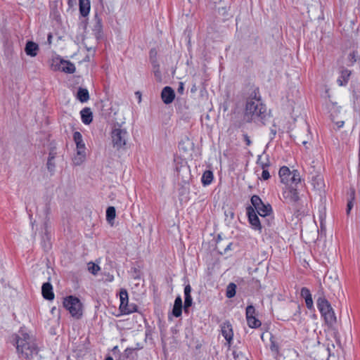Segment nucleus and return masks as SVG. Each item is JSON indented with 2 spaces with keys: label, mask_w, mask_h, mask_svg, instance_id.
I'll return each mask as SVG.
<instances>
[{
  "label": "nucleus",
  "mask_w": 360,
  "mask_h": 360,
  "mask_svg": "<svg viewBox=\"0 0 360 360\" xmlns=\"http://www.w3.org/2000/svg\"><path fill=\"white\" fill-rule=\"evenodd\" d=\"M245 113L247 115H250L251 119L255 122H260L262 124H265L269 114L266 112V107L262 103L256 100H247L245 104Z\"/></svg>",
  "instance_id": "nucleus-1"
},
{
  "label": "nucleus",
  "mask_w": 360,
  "mask_h": 360,
  "mask_svg": "<svg viewBox=\"0 0 360 360\" xmlns=\"http://www.w3.org/2000/svg\"><path fill=\"white\" fill-rule=\"evenodd\" d=\"M15 343L18 352L21 353L26 359L38 353L37 346L27 333H21V336H16Z\"/></svg>",
  "instance_id": "nucleus-2"
},
{
  "label": "nucleus",
  "mask_w": 360,
  "mask_h": 360,
  "mask_svg": "<svg viewBox=\"0 0 360 360\" xmlns=\"http://www.w3.org/2000/svg\"><path fill=\"white\" fill-rule=\"evenodd\" d=\"M316 307L326 325L332 326L336 323L337 317L334 309L323 294L317 298Z\"/></svg>",
  "instance_id": "nucleus-3"
},
{
  "label": "nucleus",
  "mask_w": 360,
  "mask_h": 360,
  "mask_svg": "<svg viewBox=\"0 0 360 360\" xmlns=\"http://www.w3.org/2000/svg\"><path fill=\"white\" fill-rule=\"evenodd\" d=\"M129 134L125 128L117 123L110 131V139L113 149L116 151H122L126 149Z\"/></svg>",
  "instance_id": "nucleus-4"
},
{
  "label": "nucleus",
  "mask_w": 360,
  "mask_h": 360,
  "mask_svg": "<svg viewBox=\"0 0 360 360\" xmlns=\"http://www.w3.org/2000/svg\"><path fill=\"white\" fill-rule=\"evenodd\" d=\"M120 307L119 310L122 315H129L134 312H137L139 307L135 303H129V295L125 288H121L120 290Z\"/></svg>",
  "instance_id": "nucleus-5"
},
{
  "label": "nucleus",
  "mask_w": 360,
  "mask_h": 360,
  "mask_svg": "<svg viewBox=\"0 0 360 360\" xmlns=\"http://www.w3.org/2000/svg\"><path fill=\"white\" fill-rule=\"evenodd\" d=\"M63 306L74 318L79 319L82 316V305L77 297L68 296L64 299Z\"/></svg>",
  "instance_id": "nucleus-6"
},
{
  "label": "nucleus",
  "mask_w": 360,
  "mask_h": 360,
  "mask_svg": "<svg viewBox=\"0 0 360 360\" xmlns=\"http://www.w3.org/2000/svg\"><path fill=\"white\" fill-rule=\"evenodd\" d=\"M258 215L255 208H252L250 205L246 207V216L251 229L261 232L262 226Z\"/></svg>",
  "instance_id": "nucleus-7"
},
{
  "label": "nucleus",
  "mask_w": 360,
  "mask_h": 360,
  "mask_svg": "<svg viewBox=\"0 0 360 360\" xmlns=\"http://www.w3.org/2000/svg\"><path fill=\"white\" fill-rule=\"evenodd\" d=\"M88 18H85L81 20L79 25L78 34L77 35V40L84 44L86 48L87 51L90 50V48L87 46L86 41L89 39V31L88 27Z\"/></svg>",
  "instance_id": "nucleus-8"
},
{
  "label": "nucleus",
  "mask_w": 360,
  "mask_h": 360,
  "mask_svg": "<svg viewBox=\"0 0 360 360\" xmlns=\"http://www.w3.org/2000/svg\"><path fill=\"white\" fill-rule=\"evenodd\" d=\"M283 197L289 203H296L300 200L299 192L296 186H285L283 191Z\"/></svg>",
  "instance_id": "nucleus-9"
},
{
  "label": "nucleus",
  "mask_w": 360,
  "mask_h": 360,
  "mask_svg": "<svg viewBox=\"0 0 360 360\" xmlns=\"http://www.w3.org/2000/svg\"><path fill=\"white\" fill-rule=\"evenodd\" d=\"M221 332L227 344L230 345L233 341V331L229 321H226L221 325Z\"/></svg>",
  "instance_id": "nucleus-10"
},
{
  "label": "nucleus",
  "mask_w": 360,
  "mask_h": 360,
  "mask_svg": "<svg viewBox=\"0 0 360 360\" xmlns=\"http://www.w3.org/2000/svg\"><path fill=\"white\" fill-rule=\"evenodd\" d=\"M175 96V91L171 86H166L162 89L161 99L165 104L169 105L172 103L174 101Z\"/></svg>",
  "instance_id": "nucleus-11"
},
{
  "label": "nucleus",
  "mask_w": 360,
  "mask_h": 360,
  "mask_svg": "<svg viewBox=\"0 0 360 360\" xmlns=\"http://www.w3.org/2000/svg\"><path fill=\"white\" fill-rule=\"evenodd\" d=\"M352 71L345 68H342L339 72V76L337 79V83L340 86H345L347 84Z\"/></svg>",
  "instance_id": "nucleus-12"
},
{
  "label": "nucleus",
  "mask_w": 360,
  "mask_h": 360,
  "mask_svg": "<svg viewBox=\"0 0 360 360\" xmlns=\"http://www.w3.org/2000/svg\"><path fill=\"white\" fill-rule=\"evenodd\" d=\"M182 299L180 295L176 297L174 305L172 309V315L176 318H179L182 314Z\"/></svg>",
  "instance_id": "nucleus-13"
},
{
  "label": "nucleus",
  "mask_w": 360,
  "mask_h": 360,
  "mask_svg": "<svg viewBox=\"0 0 360 360\" xmlns=\"http://www.w3.org/2000/svg\"><path fill=\"white\" fill-rule=\"evenodd\" d=\"M41 294L45 300H52L54 299L53 286L49 282L43 283L41 286Z\"/></svg>",
  "instance_id": "nucleus-14"
},
{
  "label": "nucleus",
  "mask_w": 360,
  "mask_h": 360,
  "mask_svg": "<svg viewBox=\"0 0 360 360\" xmlns=\"http://www.w3.org/2000/svg\"><path fill=\"white\" fill-rule=\"evenodd\" d=\"M58 70L65 73L72 74L75 72V65L68 60H61L58 67Z\"/></svg>",
  "instance_id": "nucleus-15"
},
{
  "label": "nucleus",
  "mask_w": 360,
  "mask_h": 360,
  "mask_svg": "<svg viewBox=\"0 0 360 360\" xmlns=\"http://www.w3.org/2000/svg\"><path fill=\"white\" fill-rule=\"evenodd\" d=\"M39 51V46L37 44L32 41H28L25 47V51L27 56L34 57L37 55Z\"/></svg>",
  "instance_id": "nucleus-16"
},
{
  "label": "nucleus",
  "mask_w": 360,
  "mask_h": 360,
  "mask_svg": "<svg viewBox=\"0 0 360 360\" xmlns=\"http://www.w3.org/2000/svg\"><path fill=\"white\" fill-rule=\"evenodd\" d=\"M300 183H301L300 173L297 169H293L288 183H285V186H290L292 185L297 187Z\"/></svg>",
  "instance_id": "nucleus-17"
},
{
  "label": "nucleus",
  "mask_w": 360,
  "mask_h": 360,
  "mask_svg": "<svg viewBox=\"0 0 360 360\" xmlns=\"http://www.w3.org/2000/svg\"><path fill=\"white\" fill-rule=\"evenodd\" d=\"M79 10L82 18L87 17L90 12V0H79Z\"/></svg>",
  "instance_id": "nucleus-18"
},
{
  "label": "nucleus",
  "mask_w": 360,
  "mask_h": 360,
  "mask_svg": "<svg viewBox=\"0 0 360 360\" xmlns=\"http://www.w3.org/2000/svg\"><path fill=\"white\" fill-rule=\"evenodd\" d=\"M256 212L259 216L265 217L271 215L273 210L271 205L269 203L262 202V204L259 207L258 210H256Z\"/></svg>",
  "instance_id": "nucleus-19"
},
{
  "label": "nucleus",
  "mask_w": 360,
  "mask_h": 360,
  "mask_svg": "<svg viewBox=\"0 0 360 360\" xmlns=\"http://www.w3.org/2000/svg\"><path fill=\"white\" fill-rule=\"evenodd\" d=\"M95 19L96 20V22L94 25L93 31L96 36L97 40H99L103 38V25L101 22V20L98 19L97 13H95Z\"/></svg>",
  "instance_id": "nucleus-20"
},
{
  "label": "nucleus",
  "mask_w": 360,
  "mask_h": 360,
  "mask_svg": "<svg viewBox=\"0 0 360 360\" xmlns=\"http://www.w3.org/2000/svg\"><path fill=\"white\" fill-rule=\"evenodd\" d=\"M292 173V170L291 171L287 166L281 167L278 172L281 183L283 184L288 183V179Z\"/></svg>",
  "instance_id": "nucleus-21"
},
{
  "label": "nucleus",
  "mask_w": 360,
  "mask_h": 360,
  "mask_svg": "<svg viewBox=\"0 0 360 360\" xmlns=\"http://www.w3.org/2000/svg\"><path fill=\"white\" fill-rule=\"evenodd\" d=\"M150 63L152 65L154 77H155L156 81L158 82H161L162 80V75L160 72L159 62L158 61V60H155L153 58V60L150 61Z\"/></svg>",
  "instance_id": "nucleus-22"
},
{
  "label": "nucleus",
  "mask_w": 360,
  "mask_h": 360,
  "mask_svg": "<svg viewBox=\"0 0 360 360\" xmlns=\"http://www.w3.org/2000/svg\"><path fill=\"white\" fill-rule=\"evenodd\" d=\"M116 217V210L114 206H108L105 210V219L107 222L113 226Z\"/></svg>",
  "instance_id": "nucleus-23"
},
{
  "label": "nucleus",
  "mask_w": 360,
  "mask_h": 360,
  "mask_svg": "<svg viewBox=\"0 0 360 360\" xmlns=\"http://www.w3.org/2000/svg\"><path fill=\"white\" fill-rule=\"evenodd\" d=\"M73 139L76 144L77 150H86L85 143L83 141L82 136L80 132L75 131L73 134Z\"/></svg>",
  "instance_id": "nucleus-24"
},
{
  "label": "nucleus",
  "mask_w": 360,
  "mask_h": 360,
  "mask_svg": "<svg viewBox=\"0 0 360 360\" xmlns=\"http://www.w3.org/2000/svg\"><path fill=\"white\" fill-rule=\"evenodd\" d=\"M213 179H214V174H213L212 171L206 170L202 174V176L201 177V182L204 186H209L212 182Z\"/></svg>",
  "instance_id": "nucleus-25"
},
{
  "label": "nucleus",
  "mask_w": 360,
  "mask_h": 360,
  "mask_svg": "<svg viewBox=\"0 0 360 360\" xmlns=\"http://www.w3.org/2000/svg\"><path fill=\"white\" fill-rule=\"evenodd\" d=\"M56 153L53 150H51L49 154L46 167H47L48 170L51 173L54 172V171H55L56 165H55L53 160L56 158Z\"/></svg>",
  "instance_id": "nucleus-26"
},
{
  "label": "nucleus",
  "mask_w": 360,
  "mask_h": 360,
  "mask_svg": "<svg viewBox=\"0 0 360 360\" xmlns=\"http://www.w3.org/2000/svg\"><path fill=\"white\" fill-rule=\"evenodd\" d=\"M77 98L82 103L86 102L89 98V94L86 89L79 87L77 94Z\"/></svg>",
  "instance_id": "nucleus-27"
},
{
  "label": "nucleus",
  "mask_w": 360,
  "mask_h": 360,
  "mask_svg": "<svg viewBox=\"0 0 360 360\" xmlns=\"http://www.w3.org/2000/svg\"><path fill=\"white\" fill-rule=\"evenodd\" d=\"M86 159V150H77L73 158V163L75 165H80Z\"/></svg>",
  "instance_id": "nucleus-28"
},
{
  "label": "nucleus",
  "mask_w": 360,
  "mask_h": 360,
  "mask_svg": "<svg viewBox=\"0 0 360 360\" xmlns=\"http://www.w3.org/2000/svg\"><path fill=\"white\" fill-rule=\"evenodd\" d=\"M44 229H45V236L42 237V247L43 248L47 251L51 248V242H50V236L48 234V229H47V223H44Z\"/></svg>",
  "instance_id": "nucleus-29"
},
{
  "label": "nucleus",
  "mask_w": 360,
  "mask_h": 360,
  "mask_svg": "<svg viewBox=\"0 0 360 360\" xmlns=\"http://www.w3.org/2000/svg\"><path fill=\"white\" fill-rule=\"evenodd\" d=\"M311 184L315 188L320 190L324 186L323 176L321 175H316L312 176Z\"/></svg>",
  "instance_id": "nucleus-30"
},
{
  "label": "nucleus",
  "mask_w": 360,
  "mask_h": 360,
  "mask_svg": "<svg viewBox=\"0 0 360 360\" xmlns=\"http://www.w3.org/2000/svg\"><path fill=\"white\" fill-rule=\"evenodd\" d=\"M237 285L234 283H230L226 287V296L227 298H233L236 294Z\"/></svg>",
  "instance_id": "nucleus-31"
},
{
  "label": "nucleus",
  "mask_w": 360,
  "mask_h": 360,
  "mask_svg": "<svg viewBox=\"0 0 360 360\" xmlns=\"http://www.w3.org/2000/svg\"><path fill=\"white\" fill-rule=\"evenodd\" d=\"M354 200H355V191L354 189H352L350 191L349 198V199L347 200V203L346 213L347 215H349L350 214V212L354 207Z\"/></svg>",
  "instance_id": "nucleus-32"
},
{
  "label": "nucleus",
  "mask_w": 360,
  "mask_h": 360,
  "mask_svg": "<svg viewBox=\"0 0 360 360\" xmlns=\"http://www.w3.org/2000/svg\"><path fill=\"white\" fill-rule=\"evenodd\" d=\"M247 324L250 328L257 329L262 326L261 321L256 316L246 319Z\"/></svg>",
  "instance_id": "nucleus-33"
},
{
  "label": "nucleus",
  "mask_w": 360,
  "mask_h": 360,
  "mask_svg": "<svg viewBox=\"0 0 360 360\" xmlns=\"http://www.w3.org/2000/svg\"><path fill=\"white\" fill-rule=\"evenodd\" d=\"M82 122L85 124H90V108H84L80 112Z\"/></svg>",
  "instance_id": "nucleus-34"
},
{
  "label": "nucleus",
  "mask_w": 360,
  "mask_h": 360,
  "mask_svg": "<svg viewBox=\"0 0 360 360\" xmlns=\"http://www.w3.org/2000/svg\"><path fill=\"white\" fill-rule=\"evenodd\" d=\"M250 202L252 207V208H255V210H258L259 207L264 202L261 198L258 195H252L250 198Z\"/></svg>",
  "instance_id": "nucleus-35"
},
{
  "label": "nucleus",
  "mask_w": 360,
  "mask_h": 360,
  "mask_svg": "<svg viewBox=\"0 0 360 360\" xmlns=\"http://www.w3.org/2000/svg\"><path fill=\"white\" fill-rule=\"evenodd\" d=\"M190 193V188H189V184L186 182H185L184 185H183L179 189V195L181 198H187L188 195Z\"/></svg>",
  "instance_id": "nucleus-36"
},
{
  "label": "nucleus",
  "mask_w": 360,
  "mask_h": 360,
  "mask_svg": "<svg viewBox=\"0 0 360 360\" xmlns=\"http://www.w3.org/2000/svg\"><path fill=\"white\" fill-rule=\"evenodd\" d=\"M256 316V309L252 304H248L245 309L246 319Z\"/></svg>",
  "instance_id": "nucleus-37"
},
{
  "label": "nucleus",
  "mask_w": 360,
  "mask_h": 360,
  "mask_svg": "<svg viewBox=\"0 0 360 360\" xmlns=\"http://www.w3.org/2000/svg\"><path fill=\"white\" fill-rule=\"evenodd\" d=\"M247 100H252V101H255L256 100H259V101H262L261 95L259 93V90L258 88H255L251 94H250L249 98Z\"/></svg>",
  "instance_id": "nucleus-38"
},
{
  "label": "nucleus",
  "mask_w": 360,
  "mask_h": 360,
  "mask_svg": "<svg viewBox=\"0 0 360 360\" xmlns=\"http://www.w3.org/2000/svg\"><path fill=\"white\" fill-rule=\"evenodd\" d=\"M270 349L272 352H274L275 354L279 353V345L274 340V338L273 335H271L270 338Z\"/></svg>",
  "instance_id": "nucleus-39"
},
{
  "label": "nucleus",
  "mask_w": 360,
  "mask_h": 360,
  "mask_svg": "<svg viewBox=\"0 0 360 360\" xmlns=\"http://www.w3.org/2000/svg\"><path fill=\"white\" fill-rule=\"evenodd\" d=\"M101 259H96V262H91V275H96L98 272L101 270V267L99 266Z\"/></svg>",
  "instance_id": "nucleus-40"
},
{
  "label": "nucleus",
  "mask_w": 360,
  "mask_h": 360,
  "mask_svg": "<svg viewBox=\"0 0 360 360\" xmlns=\"http://www.w3.org/2000/svg\"><path fill=\"white\" fill-rule=\"evenodd\" d=\"M193 304V298L191 295L184 296V309L186 311L187 309Z\"/></svg>",
  "instance_id": "nucleus-41"
},
{
  "label": "nucleus",
  "mask_w": 360,
  "mask_h": 360,
  "mask_svg": "<svg viewBox=\"0 0 360 360\" xmlns=\"http://www.w3.org/2000/svg\"><path fill=\"white\" fill-rule=\"evenodd\" d=\"M300 296L306 300L307 298H309L312 296L310 290L307 287H302L300 290Z\"/></svg>",
  "instance_id": "nucleus-42"
},
{
  "label": "nucleus",
  "mask_w": 360,
  "mask_h": 360,
  "mask_svg": "<svg viewBox=\"0 0 360 360\" xmlns=\"http://www.w3.org/2000/svg\"><path fill=\"white\" fill-rule=\"evenodd\" d=\"M357 175L359 177V179L357 181V186H360V136L359 139Z\"/></svg>",
  "instance_id": "nucleus-43"
},
{
  "label": "nucleus",
  "mask_w": 360,
  "mask_h": 360,
  "mask_svg": "<svg viewBox=\"0 0 360 360\" xmlns=\"http://www.w3.org/2000/svg\"><path fill=\"white\" fill-rule=\"evenodd\" d=\"M304 302H305L306 307L308 309L311 310L314 309V302H313L312 296H311L309 298H307L306 300H304Z\"/></svg>",
  "instance_id": "nucleus-44"
},
{
  "label": "nucleus",
  "mask_w": 360,
  "mask_h": 360,
  "mask_svg": "<svg viewBox=\"0 0 360 360\" xmlns=\"http://www.w3.org/2000/svg\"><path fill=\"white\" fill-rule=\"evenodd\" d=\"M326 105H327V108L329 110V112H330L332 108H333L335 110V112H340V110H338L340 107L338 106L337 103L330 102V103H327Z\"/></svg>",
  "instance_id": "nucleus-45"
},
{
  "label": "nucleus",
  "mask_w": 360,
  "mask_h": 360,
  "mask_svg": "<svg viewBox=\"0 0 360 360\" xmlns=\"http://www.w3.org/2000/svg\"><path fill=\"white\" fill-rule=\"evenodd\" d=\"M271 177L270 173L268 169H264L262 170L261 178L264 181H266L269 179Z\"/></svg>",
  "instance_id": "nucleus-46"
},
{
  "label": "nucleus",
  "mask_w": 360,
  "mask_h": 360,
  "mask_svg": "<svg viewBox=\"0 0 360 360\" xmlns=\"http://www.w3.org/2000/svg\"><path fill=\"white\" fill-rule=\"evenodd\" d=\"M132 271L134 272L133 277L134 279L139 280L141 278V271L137 268H132Z\"/></svg>",
  "instance_id": "nucleus-47"
},
{
  "label": "nucleus",
  "mask_w": 360,
  "mask_h": 360,
  "mask_svg": "<svg viewBox=\"0 0 360 360\" xmlns=\"http://www.w3.org/2000/svg\"><path fill=\"white\" fill-rule=\"evenodd\" d=\"M191 290L192 288L191 285L189 283L186 285L184 290V296L191 295Z\"/></svg>",
  "instance_id": "nucleus-48"
},
{
  "label": "nucleus",
  "mask_w": 360,
  "mask_h": 360,
  "mask_svg": "<svg viewBox=\"0 0 360 360\" xmlns=\"http://www.w3.org/2000/svg\"><path fill=\"white\" fill-rule=\"evenodd\" d=\"M149 57H150V62L153 60L154 58L155 60L157 59V51L155 49H151L149 52Z\"/></svg>",
  "instance_id": "nucleus-49"
},
{
  "label": "nucleus",
  "mask_w": 360,
  "mask_h": 360,
  "mask_svg": "<svg viewBox=\"0 0 360 360\" xmlns=\"http://www.w3.org/2000/svg\"><path fill=\"white\" fill-rule=\"evenodd\" d=\"M232 245H233V243H229L226 247L224 248V251L223 252H219V254L220 255H223V254H226L228 251L231 250V247H232Z\"/></svg>",
  "instance_id": "nucleus-50"
},
{
  "label": "nucleus",
  "mask_w": 360,
  "mask_h": 360,
  "mask_svg": "<svg viewBox=\"0 0 360 360\" xmlns=\"http://www.w3.org/2000/svg\"><path fill=\"white\" fill-rule=\"evenodd\" d=\"M243 140L247 146H250L252 144V141L247 134H243Z\"/></svg>",
  "instance_id": "nucleus-51"
},
{
  "label": "nucleus",
  "mask_w": 360,
  "mask_h": 360,
  "mask_svg": "<svg viewBox=\"0 0 360 360\" xmlns=\"http://www.w3.org/2000/svg\"><path fill=\"white\" fill-rule=\"evenodd\" d=\"M224 214L226 215V217H230L231 219H233L234 218V212L230 210H226L224 212Z\"/></svg>",
  "instance_id": "nucleus-52"
},
{
  "label": "nucleus",
  "mask_w": 360,
  "mask_h": 360,
  "mask_svg": "<svg viewBox=\"0 0 360 360\" xmlns=\"http://www.w3.org/2000/svg\"><path fill=\"white\" fill-rule=\"evenodd\" d=\"M276 134V130L274 129H271L270 134H269L270 141H272L275 138Z\"/></svg>",
  "instance_id": "nucleus-53"
},
{
  "label": "nucleus",
  "mask_w": 360,
  "mask_h": 360,
  "mask_svg": "<svg viewBox=\"0 0 360 360\" xmlns=\"http://www.w3.org/2000/svg\"><path fill=\"white\" fill-rule=\"evenodd\" d=\"M223 240L222 233H219L217 236V238H215V243L216 244L219 243Z\"/></svg>",
  "instance_id": "nucleus-54"
},
{
  "label": "nucleus",
  "mask_w": 360,
  "mask_h": 360,
  "mask_svg": "<svg viewBox=\"0 0 360 360\" xmlns=\"http://www.w3.org/2000/svg\"><path fill=\"white\" fill-rule=\"evenodd\" d=\"M252 283L255 284V286L257 288H261V283L258 279H252Z\"/></svg>",
  "instance_id": "nucleus-55"
},
{
  "label": "nucleus",
  "mask_w": 360,
  "mask_h": 360,
  "mask_svg": "<svg viewBox=\"0 0 360 360\" xmlns=\"http://www.w3.org/2000/svg\"><path fill=\"white\" fill-rule=\"evenodd\" d=\"M269 166V162L268 161L267 162H262L261 163V167L262 169V170L264 169H268V167Z\"/></svg>",
  "instance_id": "nucleus-56"
},
{
  "label": "nucleus",
  "mask_w": 360,
  "mask_h": 360,
  "mask_svg": "<svg viewBox=\"0 0 360 360\" xmlns=\"http://www.w3.org/2000/svg\"><path fill=\"white\" fill-rule=\"evenodd\" d=\"M77 0H68V4L70 7H73L76 4Z\"/></svg>",
  "instance_id": "nucleus-57"
},
{
  "label": "nucleus",
  "mask_w": 360,
  "mask_h": 360,
  "mask_svg": "<svg viewBox=\"0 0 360 360\" xmlns=\"http://www.w3.org/2000/svg\"><path fill=\"white\" fill-rule=\"evenodd\" d=\"M135 95L138 98V102L140 103L141 101V93L140 91L135 92Z\"/></svg>",
  "instance_id": "nucleus-58"
},
{
  "label": "nucleus",
  "mask_w": 360,
  "mask_h": 360,
  "mask_svg": "<svg viewBox=\"0 0 360 360\" xmlns=\"http://www.w3.org/2000/svg\"><path fill=\"white\" fill-rule=\"evenodd\" d=\"M356 55H355V53L353 51L352 53H349V58H350V60H352L354 61H356Z\"/></svg>",
  "instance_id": "nucleus-59"
},
{
  "label": "nucleus",
  "mask_w": 360,
  "mask_h": 360,
  "mask_svg": "<svg viewBox=\"0 0 360 360\" xmlns=\"http://www.w3.org/2000/svg\"><path fill=\"white\" fill-rule=\"evenodd\" d=\"M320 226H321V231L326 229L325 225H324L323 221L322 219H321V221H320Z\"/></svg>",
  "instance_id": "nucleus-60"
},
{
  "label": "nucleus",
  "mask_w": 360,
  "mask_h": 360,
  "mask_svg": "<svg viewBox=\"0 0 360 360\" xmlns=\"http://www.w3.org/2000/svg\"><path fill=\"white\" fill-rule=\"evenodd\" d=\"M344 122L343 121H341V122H338L337 124H338V128H340V127H342L343 125H344Z\"/></svg>",
  "instance_id": "nucleus-61"
},
{
  "label": "nucleus",
  "mask_w": 360,
  "mask_h": 360,
  "mask_svg": "<svg viewBox=\"0 0 360 360\" xmlns=\"http://www.w3.org/2000/svg\"><path fill=\"white\" fill-rule=\"evenodd\" d=\"M104 360H114L111 356H107Z\"/></svg>",
  "instance_id": "nucleus-62"
},
{
  "label": "nucleus",
  "mask_w": 360,
  "mask_h": 360,
  "mask_svg": "<svg viewBox=\"0 0 360 360\" xmlns=\"http://www.w3.org/2000/svg\"><path fill=\"white\" fill-rule=\"evenodd\" d=\"M51 38H52L51 34H49V35H48V41H49V43H51Z\"/></svg>",
  "instance_id": "nucleus-63"
},
{
  "label": "nucleus",
  "mask_w": 360,
  "mask_h": 360,
  "mask_svg": "<svg viewBox=\"0 0 360 360\" xmlns=\"http://www.w3.org/2000/svg\"><path fill=\"white\" fill-rule=\"evenodd\" d=\"M117 350H118V346H115V347H113V349H112V351H113V352H115V351H117Z\"/></svg>",
  "instance_id": "nucleus-64"
}]
</instances>
